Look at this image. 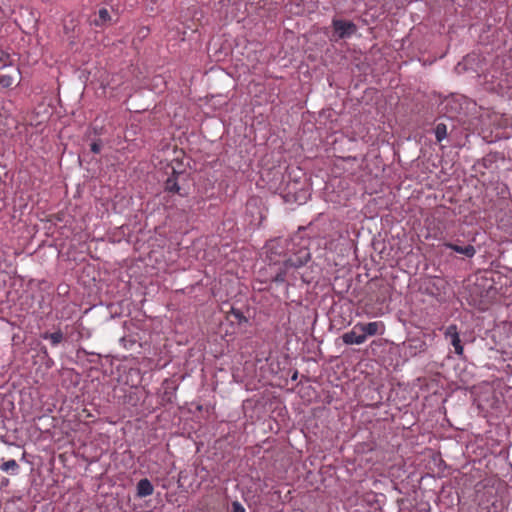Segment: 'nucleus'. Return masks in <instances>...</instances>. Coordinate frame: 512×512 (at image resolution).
Returning <instances> with one entry per match:
<instances>
[{
    "label": "nucleus",
    "instance_id": "obj_1",
    "mask_svg": "<svg viewBox=\"0 0 512 512\" xmlns=\"http://www.w3.org/2000/svg\"><path fill=\"white\" fill-rule=\"evenodd\" d=\"M311 258V254L306 245H301L294 255L284 261L283 265L273 278L276 283H283L286 281L287 276L291 270L298 269L304 266Z\"/></svg>",
    "mask_w": 512,
    "mask_h": 512
},
{
    "label": "nucleus",
    "instance_id": "obj_2",
    "mask_svg": "<svg viewBox=\"0 0 512 512\" xmlns=\"http://www.w3.org/2000/svg\"><path fill=\"white\" fill-rule=\"evenodd\" d=\"M333 35L332 40H340L350 38L357 32V26L354 22L334 18L332 20Z\"/></svg>",
    "mask_w": 512,
    "mask_h": 512
},
{
    "label": "nucleus",
    "instance_id": "obj_3",
    "mask_svg": "<svg viewBox=\"0 0 512 512\" xmlns=\"http://www.w3.org/2000/svg\"><path fill=\"white\" fill-rule=\"evenodd\" d=\"M185 179L184 172H176L174 169L171 176H169L165 182V191L169 193H176L179 196H186L188 193L181 186L180 182Z\"/></svg>",
    "mask_w": 512,
    "mask_h": 512
},
{
    "label": "nucleus",
    "instance_id": "obj_4",
    "mask_svg": "<svg viewBox=\"0 0 512 512\" xmlns=\"http://www.w3.org/2000/svg\"><path fill=\"white\" fill-rule=\"evenodd\" d=\"M355 329H358L359 332H362L367 339V337L383 335L385 333L386 327L382 321H374L369 323L358 322L355 324Z\"/></svg>",
    "mask_w": 512,
    "mask_h": 512
},
{
    "label": "nucleus",
    "instance_id": "obj_5",
    "mask_svg": "<svg viewBox=\"0 0 512 512\" xmlns=\"http://www.w3.org/2000/svg\"><path fill=\"white\" fill-rule=\"evenodd\" d=\"M444 337L449 341L450 345L453 346L454 352L460 357L463 356L464 347L461 343L458 328L455 324H451L445 329Z\"/></svg>",
    "mask_w": 512,
    "mask_h": 512
},
{
    "label": "nucleus",
    "instance_id": "obj_6",
    "mask_svg": "<svg viewBox=\"0 0 512 512\" xmlns=\"http://www.w3.org/2000/svg\"><path fill=\"white\" fill-rule=\"evenodd\" d=\"M358 329H355V326L352 328V330L344 333L342 335V341L346 345H361L366 341V338L364 334L358 333Z\"/></svg>",
    "mask_w": 512,
    "mask_h": 512
},
{
    "label": "nucleus",
    "instance_id": "obj_7",
    "mask_svg": "<svg viewBox=\"0 0 512 512\" xmlns=\"http://www.w3.org/2000/svg\"><path fill=\"white\" fill-rule=\"evenodd\" d=\"M154 492V487L151 481L147 478L141 479L136 486V495L139 498H144L152 495Z\"/></svg>",
    "mask_w": 512,
    "mask_h": 512
},
{
    "label": "nucleus",
    "instance_id": "obj_8",
    "mask_svg": "<svg viewBox=\"0 0 512 512\" xmlns=\"http://www.w3.org/2000/svg\"><path fill=\"white\" fill-rule=\"evenodd\" d=\"M444 247L453 250L456 253L463 254L468 258H472L476 254V249L473 245L460 246L454 243H444Z\"/></svg>",
    "mask_w": 512,
    "mask_h": 512
},
{
    "label": "nucleus",
    "instance_id": "obj_9",
    "mask_svg": "<svg viewBox=\"0 0 512 512\" xmlns=\"http://www.w3.org/2000/svg\"><path fill=\"white\" fill-rule=\"evenodd\" d=\"M407 349L410 356H415L426 350V343L420 339H410L407 342Z\"/></svg>",
    "mask_w": 512,
    "mask_h": 512
},
{
    "label": "nucleus",
    "instance_id": "obj_10",
    "mask_svg": "<svg viewBox=\"0 0 512 512\" xmlns=\"http://www.w3.org/2000/svg\"><path fill=\"white\" fill-rule=\"evenodd\" d=\"M0 470L6 472L12 476L18 475L20 471V466L16 460L10 459L8 461H3L0 464Z\"/></svg>",
    "mask_w": 512,
    "mask_h": 512
},
{
    "label": "nucleus",
    "instance_id": "obj_11",
    "mask_svg": "<svg viewBox=\"0 0 512 512\" xmlns=\"http://www.w3.org/2000/svg\"><path fill=\"white\" fill-rule=\"evenodd\" d=\"M41 337L44 339V340H50L52 346H57L58 344H60L63 339H64V335L63 333L61 332V330H57L53 333H48V332H45L44 334L41 335Z\"/></svg>",
    "mask_w": 512,
    "mask_h": 512
},
{
    "label": "nucleus",
    "instance_id": "obj_12",
    "mask_svg": "<svg viewBox=\"0 0 512 512\" xmlns=\"http://www.w3.org/2000/svg\"><path fill=\"white\" fill-rule=\"evenodd\" d=\"M108 21H110V14L106 8H101L92 20L96 26H102Z\"/></svg>",
    "mask_w": 512,
    "mask_h": 512
},
{
    "label": "nucleus",
    "instance_id": "obj_13",
    "mask_svg": "<svg viewBox=\"0 0 512 512\" xmlns=\"http://www.w3.org/2000/svg\"><path fill=\"white\" fill-rule=\"evenodd\" d=\"M437 142L443 141L447 137V126L444 123H438L434 129Z\"/></svg>",
    "mask_w": 512,
    "mask_h": 512
},
{
    "label": "nucleus",
    "instance_id": "obj_14",
    "mask_svg": "<svg viewBox=\"0 0 512 512\" xmlns=\"http://www.w3.org/2000/svg\"><path fill=\"white\" fill-rule=\"evenodd\" d=\"M13 84V77L10 75H0V86L8 88Z\"/></svg>",
    "mask_w": 512,
    "mask_h": 512
},
{
    "label": "nucleus",
    "instance_id": "obj_15",
    "mask_svg": "<svg viewBox=\"0 0 512 512\" xmlns=\"http://www.w3.org/2000/svg\"><path fill=\"white\" fill-rule=\"evenodd\" d=\"M10 65V56L7 53H0V68Z\"/></svg>",
    "mask_w": 512,
    "mask_h": 512
},
{
    "label": "nucleus",
    "instance_id": "obj_16",
    "mask_svg": "<svg viewBox=\"0 0 512 512\" xmlns=\"http://www.w3.org/2000/svg\"><path fill=\"white\" fill-rule=\"evenodd\" d=\"M232 512H245V508L242 506L241 503L235 501L232 503Z\"/></svg>",
    "mask_w": 512,
    "mask_h": 512
},
{
    "label": "nucleus",
    "instance_id": "obj_17",
    "mask_svg": "<svg viewBox=\"0 0 512 512\" xmlns=\"http://www.w3.org/2000/svg\"><path fill=\"white\" fill-rule=\"evenodd\" d=\"M91 151H92L93 153H96V154H97V153H99V152L101 151V145H100V143H98V142H93V143L91 144Z\"/></svg>",
    "mask_w": 512,
    "mask_h": 512
},
{
    "label": "nucleus",
    "instance_id": "obj_18",
    "mask_svg": "<svg viewBox=\"0 0 512 512\" xmlns=\"http://www.w3.org/2000/svg\"><path fill=\"white\" fill-rule=\"evenodd\" d=\"M232 312H233V314L235 315V317L237 319L241 320L243 318V315H242V313L239 310L232 309Z\"/></svg>",
    "mask_w": 512,
    "mask_h": 512
},
{
    "label": "nucleus",
    "instance_id": "obj_19",
    "mask_svg": "<svg viewBox=\"0 0 512 512\" xmlns=\"http://www.w3.org/2000/svg\"><path fill=\"white\" fill-rule=\"evenodd\" d=\"M9 482V479H6V481H3V484H6Z\"/></svg>",
    "mask_w": 512,
    "mask_h": 512
},
{
    "label": "nucleus",
    "instance_id": "obj_20",
    "mask_svg": "<svg viewBox=\"0 0 512 512\" xmlns=\"http://www.w3.org/2000/svg\"><path fill=\"white\" fill-rule=\"evenodd\" d=\"M9 482V479H6V481H3V484H6Z\"/></svg>",
    "mask_w": 512,
    "mask_h": 512
}]
</instances>
